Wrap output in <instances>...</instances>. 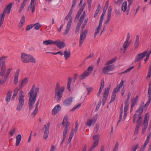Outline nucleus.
<instances>
[{
  "instance_id": "nucleus-40",
  "label": "nucleus",
  "mask_w": 151,
  "mask_h": 151,
  "mask_svg": "<svg viewBox=\"0 0 151 151\" xmlns=\"http://www.w3.org/2000/svg\"><path fill=\"white\" fill-rule=\"evenodd\" d=\"M132 104L131 106V111L133 110V108L134 106L136 104L137 101L134 100L132 99L131 100Z\"/></svg>"
},
{
  "instance_id": "nucleus-25",
  "label": "nucleus",
  "mask_w": 151,
  "mask_h": 151,
  "mask_svg": "<svg viewBox=\"0 0 151 151\" xmlns=\"http://www.w3.org/2000/svg\"><path fill=\"white\" fill-rule=\"evenodd\" d=\"M143 107L142 106H140L136 111V112L137 114L138 113V116H141L143 112Z\"/></svg>"
},
{
  "instance_id": "nucleus-60",
  "label": "nucleus",
  "mask_w": 151,
  "mask_h": 151,
  "mask_svg": "<svg viewBox=\"0 0 151 151\" xmlns=\"http://www.w3.org/2000/svg\"><path fill=\"white\" fill-rule=\"evenodd\" d=\"M25 17L24 15H23L21 19L20 22L21 23L22 25L25 22Z\"/></svg>"
},
{
  "instance_id": "nucleus-63",
  "label": "nucleus",
  "mask_w": 151,
  "mask_h": 151,
  "mask_svg": "<svg viewBox=\"0 0 151 151\" xmlns=\"http://www.w3.org/2000/svg\"><path fill=\"white\" fill-rule=\"evenodd\" d=\"M150 137H151V132H150L148 133V134L147 137V138L146 140H145V141L149 142Z\"/></svg>"
},
{
  "instance_id": "nucleus-21",
  "label": "nucleus",
  "mask_w": 151,
  "mask_h": 151,
  "mask_svg": "<svg viewBox=\"0 0 151 151\" xmlns=\"http://www.w3.org/2000/svg\"><path fill=\"white\" fill-rule=\"evenodd\" d=\"M64 55L65 58V60H66L67 58H69L70 56L71 53L70 51L69 50L68 51H67L66 50L64 51Z\"/></svg>"
},
{
  "instance_id": "nucleus-9",
  "label": "nucleus",
  "mask_w": 151,
  "mask_h": 151,
  "mask_svg": "<svg viewBox=\"0 0 151 151\" xmlns=\"http://www.w3.org/2000/svg\"><path fill=\"white\" fill-rule=\"evenodd\" d=\"M54 44L60 49L63 48L66 45L64 42L61 41L60 40H57L54 41Z\"/></svg>"
},
{
  "instance_id": "nucleus-62",
  "label": "nucleus",
  "mask_w": 151,
  "mask_h": 151,
  "mask_svg": "<svg viewBox=\"0 0 151 151\" xmlns=\"http://www.w3.org/2000/svg\"><path fill=\"white\" fill-rule=\"evenodd\" d=\"M88 8L90 9L91 6L92 0H87Z\"/></svg>"
},
{
  "instance_id": "nucleus-20",
  "label": "nucleus",
  "mask_w": 151,
  "mask_h": 151,
  "mask_svg": "<svg viewBox=\"0 0 151 151\" xmlns=\"http://www.w3.org/2000/svg\"><path fill=\"white\" fill-rule=\"evenodd\" d=\"M89 75V73L85 71L79 77V78L81 80H83L85 79L86 77H88Z\"/></svg>"
},
{
  "instance_id": "nucleus-17",
  "label": "nucleus",
  "mask_w": 151,
  "mask_h": 151,
  "mask_svg": "<svg viewBox=\"0 0 151 151\" xmlns=\"http://www.w3.org/2000/svg\"><path fill=\"white\" fill-rule=\"evenodd\" d=\"M20 71V69H18L17 70L15 73L14 80V83L15 84H17L18 83V79Z\"/></svg>"
},
{
  "instance_id": "nucleus-14",
  "label": "nucleus",
  "mask_w": 151,
  "mask_h": 151,
  "mask_svg": "<svg viewBox=\"0 0 151 151\" xmlns=\"http://www.w3.org/2000/svg\"><path fill=\"white\" fill-rule=\"evenodd\" d=\"M97 119L96 117L94 116L92 119L87 121L86 123V125L87 126L90 127L93 123V124L95 123Z\"/></svg>"
},
{
  "instance_id": "nucleus-43",
  "label": "nucleus",
  "mask_w": 151,
  "mask_h": 151,
  "mask_svg": "<svg viewBox=\"0 0 151 151\" xmlns=\"http://www.w3.org/2000/svg\"><path fill=\"white\" fill-rule=\"evenodd\" d=\"M149 142L145 141L143 146L141 147L139 151H144L145 148Z\"/></svg>"
},
{
  "instance_id": "nucleus-3",
  "label": "nucleus",
  "mask_w": 151,
  "mask_h": 151,
  "mask_svg": "<svg viewBox=\"0 0 151 151\" xmlns=\"http://www.w3.org/2000/svg\"><path fill=\"white\" fill-rule=\"evenodd\" d=\"M65 90V87L63 86L60 88V85L58 83H56V87L55 89V98H56L57 96L58 101H60L62 97L63 93Z\"/></svg>"
},
{
  "instance_id": "nucleus-12",
  "label": "nucleus",
  "mask_w": 151,
  "mask_h": 151,
  "mask_svg": "<svg viewBox=\"0 0 151 151\" xmlns=\"http://www.w3.org/2000/svg\"><path fill=\"white\" fill-rule=\"evenodd\" d=\"M73 100L72 97H70L68 98L65 99L63 102L64 106H67L70 105L72 102Z\"/></svg>"
},
{
  "instance_id": "nucleus-50",
  "label": "nucleus",
  "mask_w": 151,
  "mask_h": 151,
  "mask_svg": "<svg viewBox=\"0 0 151 151\" xmlns=\"http://www.w3.org/2000/svg\"><path fill=\"white\" fill-rule=\"evenodd\" d=\"M33 26L35 27V29L37 30L39 29L41 27V25L39 23H36Z\"/></svg>"
},
{
  "instance_id": "nucleus-38",
  "label": "nucleus",
  "mask_w": 151,
  "mask_h": 151,
  "mask_svg": "<svg viewBox=\"0 0 151 151\" xmlns=\"http://www.w3.org/2000/svg\"><path fill=\"white\" fill-rule=\"evenodd\" d=\"M94 55V53L93 52H92L83 61V63L82 64L83 65H85V61L88 58H92L93 57Z\"/></svg>"
},
{
  "instance_id": "nucleus-44",
  "label": "nucleus",
  "mask_w": 151,
  "mask_h": 151,
  "mask_svg": "<svg viewBox=\"0 0 151 151\" xmlns=\"http://www.w3.org/2000/svg\"><path fill=\"white\" fill-rule=\"evenodd\" d=\"M101 27V26L99 27V26L97 27V28L95 29L94 38H95L97 35L99 33V32L100 29Z\"/></svg>"
},
{
  "instance_id": "nucleus-39",
  "label": "nucleus",
  "mask_w": 151,
  "mask_h": 151,
  "mask_svg": "<svg viewBox=\"0 0 151 151\" xmlns=\"http://www.w3.org/2000/svg\"><path fill=\"white\" fill-rule=\"evenodd\" d=\"M149 120V117L148 118L147 117V114H146L145 116V117L144 119V124L145 125H148V122Z\"/></svg>"
},
{
  "instance_id": "nucleus-51",
  "label": "nucleus",
  "mask_w": 151,
  "mask_h": 151,
  "mask_svg": "<svg viewBox=\"0 0 151 151\" xmlns=\"http://www.w3.org/2000/svg\"><path fill=\"white\" fill-rule=\"evenodd\" d=\"M143 117L141 116H138V118L137 120V123L141 124Z\"/></svg>"
},
{
  "instance_id": "nucleus-15",
  "label": "nucleus",
  "mask_w": 151,
  "mask_h": 151,
  "mask_svg": "<svg viewBox=\"0 0 151 151\" xmlns=\"http://www.w3.org/2000/svg\"><path fill=\"white\" fill-rule=\"evenodd\" d=\"M111 88L110 84L109 85L108 87L107 88H105L104 92L103 94V98L107 99L109 94V92Z\"/></svg>"
},
{
  "instance_id": "nucleus-49",
  "label": "nucleus",
  "mask_w": 151,
  "mask_h": 151,
  "mask_svg": "<svg viewBox=\"0 0 151 151\" xmlns=\"http://www.w3.org/2000/svg\"><path fill=\"white\" fill-rule=\"evenodd\" d=\"M81 103H80L78 104L75 106L74 107H73L72 109H71V111H74L76 110L77 109L79 108L81 106Z\"/></svg>"
},
{
  "instance_id": "nucleus-11",
  "label": "nucleus",
  "mask_w": 151,
  "mask_h": 151,
  "mask_svg": "<svg viewBox=\"0 0 151 151\" xmlns=\"http://www.w3.org/2000/svg\"><path fill=\"white\" fill-rule=\"evenodd\" d=\"M147 54V50H146L143 53L138 54L135 60V61L138 62L139 61L143 59L145 56Z\"/></svg>"
},
{
  "instance_id": "nucleus-29",
  "label": "nucleus",
  "mask_w": 151,
  "mask_h": 151,
  "mask_svg": "<svg viewBox=\"0 0 151 151\" xmlns=\"http://www.w3.org/2000/svg\"><path fill=\"white\" fill-rule=\"evenodd\" d=\"M43 43L45 45H49L50 44H54V41H53L52 40H47L44 41Z\"/></svg>"
},
{
  "instance_id": "nucleus-23",
  "label": "nucleus",
  "mask_w": 151,
  "mask_h": 151,
  "mask_svg": "<svg viewBox=\"0 0 151 151\" xmlns=\"http://www.w3.org/2000/svg\"><path fill=\"white\" fill-rule=\"evenodd\" d=\"M27 0H24L22 3L21 4L19 7V12L20 13L26 4Z\"/></svg>"
},
{
  "instance_id": "nucleus-52",
  "label": "nucleus",
  "mask_w": 151,
  "mask_h": 151,
  "mask_svg": "<svg viewBox=\"0 0 151 151\" xmlns=\"http://www.w3.org/2000/svg\"><path fill=\"white\" fill-rule=\"evenodd\" d=\"M129 45L128 42L125 41L123 45V47L125 50H126L127 47Z\"/></svg>"
},
{
  "instance_id": "nucleus-61",
  "label": "nucleus",
  "mask_w": 151,
  "mask_h": 151,
  "mask_svg": "<svg viewBox=\"0 0 151 151\" xmlns=\"http://www.w3.org/2000/svg\"><path fill=\"white\" fill-rule=\"evenodd\" d=\"M104 86V81L103 79L101 82L100 88H103Z\"/></svg>"
},
{
  "instance_id": "nucleus-57",
  "label": "nucleus",
  "mask_w": 151,
  "mask_h": 151,
  "mask_svg": "<svg viewBox=\"0 0 151 151\" xmlns=\"http://www.w3.org/2000/svg\"><path fill=\"white\" fill-rule=\"evenodd\" d=\"M23 105L18 104L17 108V111H20L22 108Z\"/></svg>"
},
{
  "instance_id": "nucleus-8",
  "label": "nucleus",
  "mask_w": 151,
  "mask_h": 151,
  "mask_svg": "<svg viewBox=\"0 0 151 151\" xmlns=\"http://www.w3.org/2000/svg\"><path fill=\"white\" fill-rule=\"evenodd\" d=\"M50 126V123L49 122L47 124V125H44L45 131L44 134L43 139H45V140L47 139L48 137L49 133Z\"/></svg>"
},
{
  "instance_id": "nucleus-56",
  "label": "nucleus",
  "mask_w": 151,
  "mask_h": 151,
  "mask_svg": "<svg viewBox=\"0 0 151 151\" xmlns=\"http://www.w3.org/2000/svg\"><path fill=\"white\" fill-rule=\"evenodd\" d=\"M129 4L128 6V9H130V8L131 5L132 4L133 2V0H127Z\"/></svg>"
},
{
  "instance_id": "nucleus-59",
  "label": "nucleus",
  "mask_w": 151,
  "mask_h": 151,
  "mask_svg": "<svg viewBox=\"0 0 151 151\" xmlns=\"http://www.w3.org/2000/svg\"><path fill=\"white\" fill-rule=\"evenodd\" d=\"M19 104H22L24 105V99H22L20 98H19Z\"/></svg>"
},
{
  "instance_id": "nucleus-58",
  "label": "nucleus",
  "mask_w": 151,
  "mask_h": 151,
  "mask_svg": "<svg viewBox=\"0 0 151 151\" xmlns=\"http://www.w3.org/2000/svg\"><path fill=\"white\" fill-rule=\"evenodd\" d=\"M16 130L15 129H13L9 132V134L11 136H12L15 133Z\"/></svg>"
},
{
  "instance_id": "nucleus-7",
  "label": "nucleus",
  "mask_w": 151,
  "mask_h": 151,
  "mask_svg": "<svg viewBox=\"0 0 151 151\" xmlns=\"http://www.w3.org/2000/svg\"><path fill=\"white\" fill-rule=\"evenodd\" d=\"M115 66L114 65L104 67L102 69V72L105 74H108V72L113 70Z\"/></svg>"
},
{
  "instance_id": "nucleus-2",
  "label": "nucleus",
  "mask_w": 151,
  "mask_h": 151,
  "mask_svg": "<svg viewBox=\"0 0 151 151\" xmlns=\"http://www.w3.org/2000/svg\"><path fill=\"white\" fill-rule=\"evenodd\" d=\"M68 116L67 115H66V116L64 117L63 120L61 124L63 125L65 124V127L63 132V139L60 143L61 145L63 144L67 135L69 126L70 124V123L68 121Z\"/></svg>"
},
{
  "instance_id": "nucleus-18",
  "label": "nucleus",
  "mask_w": 151,
  "mask_h": 151,
  "mask_svg": "<svg viewBox=\"0 0 151 151\" xmlns=\"http://www.w3.org/2000/svg\"><path fill=\"white\" fill-rule=\"evenodd\" d=\"M73 12V11H72V10H70V11L68 13V15L65 18V19H66L67 20H69V21L68 22L72 23V17L71 16V15L72 14Z\"/></svg>"
},
{
  "instance_id": "nucleus-35",
  "label": "nucleus",
  "mask_w": 151,
  "mask_h": 151,
  "mask_svg": "<svg viewBox=\"0 0 151 151\" xmlns=\"http://www.w3.org/2000/svg\"><path fill=\"white\" fill-rule=\"evenodd\" d=\"M139 147V145L137 143L133 145L132 147L131 150L130 151H136L137 149Z\"/></svg>"
},
{
  "instance_id": "nucleus-4",
  "label": "nucleus",
  "mask_w": 151,
  "mask_h": 151,
  "mask_svg": "<svg viewBox=\"0 0 151 151\" xmlns=\"http://www.w3.org/2000/svg\"><path fill=\"white\" fill-rule=\"evenodd\" d=\"M21 58L23 62L27 63L30 62L35 63L36 62L35 58L30 55H27L24 53H22L21 54Z\"/></svg>"
},
{
  "instance_id": "nucleus-26",
  "label": "nucleus",
  "mask_w": 151,
  "mask_h": 151,
  "mask_svg": "<svg viewBox=\"0 0 151 151\" xmlns=\"http://www.w3.org/2000/svg\"><path fill=\"white\" fill-rule=\"evenodd\" d=\"M39 103V100H38L36 104L35 108L34 111V112L32 113V115H33L34 116H35V115L37 113L38 110V105Z\"/></svg>"
},
{
  "instance_id": "nucleus-30",
  "label": "nucleus",
  "mask_w": 151,
  "mask_h": 151,
  "mask_svg": "<svg viewBox=\"0 0 151 151\" xmlns=\"http://www.w3.org/2000/svg\"><path fill=\"white\" fill-rule=\"evenodd\" d=\"M117 59V58H114L111 59L110 60L108 61L106 64V65H108L112 63H113L115 62Z\"/></svg>"
},
{
  "instance_id": "nucleus-27",
  "label": "nucleus",
  "mask_w": 151,
  "mask_h": 151,
  "mask_svg": "<svg viewBox=\"0 0 151 151\" xmlns=\"http://www.w3.org/2000/svg\"><path fill=\"white\" fill-rule=\"evenodd\" d=\"M139 37L138 35L136 36V40L134 44V47L135 48H137L139 44Z\"/></svg>"
},
{
  "instance_id": "nucleus-54",
  "label": "nucleus",
  "mask_w": 151,
  "mask_h": 151,
  "mask_svg": "<svg viewBox=\"0 0 151 151\" xmlns=\"http://www.w3.org/2000/svg\"><path fill=\"white\" fill-rule=\"evenodd\" d=\"M122 86L119 84L117 86L116 88H114L113 91H115L116 92H118L120 90V88Z\"/></svg>"
},
{
  "instance_id": "nucleus-1",
  "label": "nucleus",
  "mask_w": 151,
  "mask_h": 151,
  "mask_svg": "<svg viewBox=\"0 0 151 151\" xmlns=\"http://www.w3.org/2000/svg\"><path fill=\"white\" fill-rule=\"evenodd\" d=\"M35 85L32 86V87L29 92L28 94L29 95V99L28 102L29 109L30 110L33 108L36 99L37 94L39 91L40 88L37 87L35 89Z\"/></svg>"
},
{
  "instance_id": "nucleus-45",
  "label": "nucleus",
  "mask_w": 151,
  "mask_h": 151,
  "mask_svg": "<svg viewBox=\"0 0 151 151\" xmlns=\"http://www.w3.org/2000/svg\"><path fill=\"white\" fill-rule=\"evenodd\" d=\"M148 96L151 97V81H150L148 90Z\"/></svg>"
},
{
  "instance_id": "nucleus-36",
  "label": "nucleus",
  "mask_w": 151,
  "mask_h": 151,
  "mask_svg": "<svg viewBox=\"0 0 151 151\" xmlns=\"http://www.w3.org/2000/svg\"><path fill=\"white\" fill-rule=\"evenodd\" d=\"M99 142H98V141H94V142L93 143L91 147V149L89 150L90 151H91L92 150L94 149L98 145Z\"/></svg>"
},
{
  "instance_id": "nucleus-41",
  "label": "nucleus",
  "mask_w": 151,
  "mask_h": 151,
  "mask_svg": "<svg viewBox=\"0 0 151 151\" xmlns=\"http://www.w3.org/2000/svg\"><path fill=\"white\" fill-rule=\"evenodd\" d=\"M30 9H32V12L33 13H34L35 10V5H34L33 6L32 5L31 6V4H30L28 7L27 11H29Z\"/></svg>"
},
{
  "instance_id": "nucleus-47",
  "label": "nucleus",
  "mask_w": 151,
  "mask_h": 151,
  "mask_svg": "<svg viewBox=\"0 0 151 151\" xmlns=\"http://www.w3.org/2000/svg\"><path fill=\"white\" fill-rule=\"evenodd\" d=\"M93 137L94 141H98V142H99V135H97L93 136Z\"/></svg>"
},
{
  "instance_id": "nucleus-42",
  "label": "nucleus",
  "mask_w": 151,
  "mask_h": 151,
  "mask_svg": "<svg viewBox=\"0 0 151 151\" xmlns=\"http://www.w3.org/2000/svg\"><path fill=\"white\" fill-rule=\"evenodd\" d=\"M151 75V63H150L149 67L148 68V73L147 78H150Z\"/></svg>"
},
{
  "instance_id": "nucleus-16",
  "label": "nucleus",
  "mask_w": 151,
  "mask_h": 151,
  "mask_svg": "<svg viewBox=\"0 0 151 151\" xmlns=\"http://www.w3.org/2000/svg\"><path fill=\"white\" fill-rule=\"evenodd\" d=\"M12 70V68H9L7 70L5 77L2 81V83H4L7 79L8 78Z\"/></svg>"
},
{
  "instance_id": "nucleus-13",
  "label": "nucleus",
  "mask_w": 151,
  "mask_h": 151,
  "mask_svg": "<svg viewBox=\"0 0 151 151\" xmlns=\"http://www.w3.org/2000/svg\"><path fill=\"white\" fill-rule=\"evenodd\" d=\"M61 106L59 104L55 106L54 109L52 110V114L53 115H55L58 113V112L61 109Z\"/></svg>"
},
{
  "instance_id": "nucleus-19",
  "label": "nucleus",
  "mask_w": 151,
  "mask_h": 151,
  "mask_svg": "<svg viewBox=\"0 0 151 151\" xmlns=\"http://www.w3.org/2000/svg\"><path fill=\"white\" fill-rule=\"evenodd\" d=\"M27 78H25L24 79L22 80V82H21L19 85V88L20 89H21L24 85H25L27 83Z\"/></svg>"
},
{
  "instance_id": "nucleus-22",
  "label": "nucleus",
  "mask_w": 151,
  "mask_h": 151,
  "mask_svg": "<svg viewBox=\"0 0 151 151\" xmlns=\"http://www.w3.org/2000/svg\"><path fill=\"white\" fill-rule=\"evenodd\" d=\"M71 23H72L68 22L66 26V29L64 32V34L65 35H66L68 33L71 27Z\"/></svg>"
},
{
  "instance_id": "nucleus-28",
  "label": "nucleus",
  "mask_w": 151,
  "mask_h": 151,
  "mask_svg": "<svg viewBox=\"0 0 151 151\" xmlns=\"http://www.w3.org/2000/svg\"><path fill=\"white\" fill-rule=\"evenodd\" d=\"M127 1H125L122 4V10L124 12H125L126 11V9L127 8Z\"/></svg>"
},
{
  "instance_id": "nucleus-48",
  "label": "nucleus",
  "mask_w": 151,
  "mask_h": 151,
  "mask_svg": "<svg viewBox=\"0 0 151 151\" xmlns=\"http://www.w3.org/2000/svg\"><path fill=\"white\" fill-rule=\"evenodd\" d=\"M151 101V97L148 96V99L147 101V103L145 104L144 106L145 107H146L147 108V107L149 106L150 103Z\"/></svg>"
},
{
  "instance_id": "nucleus-55",
  "label": "nucleus",
  "mask_w": 151,
  "mask_h": 151,
  "mask_svg": "<svg viewBox=\"0 0 151 151\" xmlns=\"http://www.w3.org/2000/svg\"><path fill=\"white\" fill-rule=\"evenodd\" d=\"M101 101H100L98 103V104L97 105V106H96V109H95L96 111H98V110H99V107L101 104Z\"/></svg>"
},
{
  "instance_id": "nucleus-6",
  "label": "nucleus",
  "mask_w": 151,
  "mask_h": 151,
  "mask_svg": "<svg viewBox=\"0 0 151 151\" xmlns=\"http://www.w3.org/2000/svg\"><path fill=\"white\" fill-rule=\"evenodd\" d=\"M13 4V3L12 2L10 3L8 5L6 6L5 8L3 11V13L1 14H0V21L3 22L5 14L6 12L8 14L10 13Z\"/></svg>"
},
{
  "instance_id": "nucleus-64",
  "label": "nucleus",
  "mask_w": 151,
  "mask_h": 151,
  "mask_svg": "<svg viewBox=\"0 0 151 151\" xmlns=\"http://www.w3.org/2000/svg\"><path fill=\"white\" fill-rule=\"evenodd\" d=\"M104 17H103V16H101L100 17V19L99 21V27L101 26V27L102 26V23L103 21V19Z\"/></svg>"
},
{
  "instance_id": "nucleus-46",
  "label": "nucleus",
  "mask_w": 151,
  "mask_h": 151,
  "mask_svg": "<svg viewBox=\"0 0 151 151\" xmlns=\"http://www.w3.org/2000/svg\"><path fill=\"white\" fill-rule=\"evenodd\" d=\"M134 68V66H132L129 68H128L124 72H122L121 73H127L130 71L132 69Z\"/></svg>"
},
{
  "instance_id": "nucleus-53",
  "label": "nucleus",
  "mask_w": 151,
  "mask_h": 151,
  "mask_svg": "<svg viewBox=\"0 0 151 151\" xmlns=\"http://www.w3.org/2000/svg\"><path fill=\"white\" fill-rule=\"evenodd\" d=\"M138 117V114H135L133 116V122L134 123L135 122L137 119Z\"/></svg>"
},
{
  "instance_id": "nucleus-37",
  "label": "nucleus",
  "mask_w": 151,
  "mask_h": 151,
  "mask_svg": "<svg viewBox=\"0 0 151 151\" xmlns=\"http://www.w3.org/2000/svg\"><path fill=\"white\" fill-rule=\"evenodd\" d=\"M93 66L91 65L89 66L88 67V68L86 70V71H87L88 73H89V75L91 72L93 70Z\"/></svg>"
},
{
  "instance_id": "nucleus-24",
  "label": "nucleus",
  "mask_w": 151,
  "mask_h": 151,
  "mask_svg": "<svg viewBox=\"0 0 151 151\" xmlns=\"http://www.w3.org/2000/svg\"><path fill=\"white\" fill-rule=\"evenodd\" d=\"M16 146H18L21 140L22 136L21 134H19L16 137Z\"/></svg>"
},
{
  "instance_id": "nucleus-34",
  "label": "nucleus",
  "mask_w": 151,
  "mask_h": 151,
  "mask_svg": "<svg viewBox=\"0 0 151 151\" xmlns=\"http://www.w3.org/2000/svg\"><path fill=\"white\" fill-rule=\"evenodd\" d=\"M85 87L88 91V95H89L90 93L93 90V88L91 87H89L88 86L86 85Z\"/></svg>"
},
{
  "instance_id": "nucleus-33",
  "label": "nucleus",
  "mask_w": 151,
  "mask_h": 151,
  "mask_svg": "<svg viewBox=\"0 0 151 151\" xmlns=\"http://www.w3.org/2000/svg\"><path fill=\"white\" fill-rule=\"evenodd\" d=\"M72 80V78H69L68 80L67 84V87L69 91L71 90L70 85L71 83V81Z\"/></svg>"
},
{
  "instance_id": "nucleus-32",
  "label": "nucleus",
  "mask_w": 151,
  "mask_h": 151,
  "mask_svg": "<svg viewBox=\"0 0 151 151\" xmlns=\"http://www.w3.org/2000/svg\"><path fill=\"white\" fill-rule=\"evenodd\" d=\"M112 10V8L109 7L108 9V15L107 17V18L110 19L111 15Z\"/></svg>"
},
{
  "instance_id": "nucleus-31",
  "label": "nucleus",
  "mask_w": 151,
  "mask_h": 151,
  "mask_svg": "<svg viewBox=\"0 0 151 151\" xmlns=\"http://www.w3.org/2000/svg\"><path fill=\"white\" fill-rule=\"evenodd\" d=\"M115 91H113L111 96V99L110 101V103H111V102H113L115 99V96H116V92H115Z\"/></svg>"
},
{
  "instance_id": "nucleus-5",
  "label": "nucleus",
  "mask_w": 151,
  "mask_h": 151,
  "mask_svg": "<svg viewBox=\"0 0 151 151\" xmlns=\"http://www.w3.org/2000/svg\"><path fill=\"white\" fill-rule=\"evenodd\" d=\"M86 25V24H83L81 28L80 39L79 40V46L80 47L81 46L82 44L86 37V35L88 32V31L87 29H85L84 31L83 30Z\"/></svg>"
},
{
  "instance_id": "nucleus-10",
  "label": "nucleus",
  "mask_w": 151,
  "mask_h": 151,
  "mask_svg": "<svg viewBox=\"0 0 151 151\" xmlns=\"http://www.w3.org/2000/svg\"><path fill=\"white\" fill-rule=\"evenodd\" d=\"M6 65L4 62L1 61V66L0 72V76L1 77H5L6 72Z\"/></svg>"
}]
</instances>
